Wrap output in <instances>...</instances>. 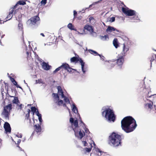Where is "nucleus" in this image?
<instances>
[{
	"label": "nucleus",
	"instance_id": "obj_13",
	"mask_svg": "<svg viewBox=\"0 0 156 156\" xmlns=\"http://www.w3.org/2000/svg\"><path fill=\"white\" fill-rule=\"evenodd\" d=\"M4 128L6 133H11V128L9 123L7 122H5L4 125Z\"/></svg>",
	"mask_w": 156,
	"mask_h": 156
},
{
	"label": "nucleus",
	"instance_id": "obj_32",
	"mask_svg": "<svg viewBox=\"0 0 156 156\" xmlns=\"http://www.w3.org/2000/svg\"><path fill=\"white\" fill-rule=\"evenodd\" d=\"M90 147L89 148H85V150L86 152H90L92 148V146L91 144L90 143Z\"/></svg>",
	"mask_w": 156,
	"mask_h": 156
},
{
	"label": "nucleus",
	"instance_id": "obj_10",
	"mask_svg": "<svg viewBox=\"0 0 156 156\" xmlns=\"http://www.w3.org/2000/svg\"><path fill=\"white\" fill-rule=\"evenodd\" d=\"M69 121L72 124L73 129V131L74 129H78V122L77 119L74 121L73 118L72 117L70 119Z\"/></svg>",
	"mask_w": 156,
	"mask_h": 156
},
{
	"label": "nucleus",
	"instance_id": "obj_33",
	"mask_svg": "<svg viewBox=\"0 0 156 156\" xmlns=\"http://www.w3.org/2000/svg\"><path fill=\"white\" fill-rule=\"evenodd\" d=\"M155 59H156V55L154 54H152L150 60L151 64V62L154 60Z\"/></svg>",
	"mask_w": 156,
	"mask_h": 156
},
{
	"label": "nucleus",
	"instance_id": "obj_53",
	"mask_svg": "<svg viewBox=\"0 0 156 156\" xmlns=\"http://www.w3.org/2000/svg\"><path fill=\"white\" fill-rule=\"evenodd\" d=\"M104 58L105 57L104 56L101 55V57H100L101 59H102L103 61H104Z\"/></svg>",
	"mask_w": 156,
	"mask_h": 156
},
{
	"label": "nucleus",
	"instance_id": "obj_58",
	"mask_svg": "<svg viewBox=\"0 0 156 156\" xmlns=\"http://www.w3.org/2000/svg\"><path fill=\"white\" fill-rule=\"evenodd\" d=\"M2 98H3V99H4V97H3L4 93H3V91H2Z\"/></svg>",
	"mask_w": 156,
	"mask_h": 156
},
{
	"label": "nucleus",
	"instance_id": "obj_23",
	"mask_svg": "<svg viewBox=\"0 0 156 156\" xmlns=\"http://www.w3.org/2000/svg\"><path fill=\"white\" fill-rule=\"evenodd\" d=\"M89 52L91 54L94 55H98L100 57H101V55L98 54L96 51L91 49L88 50Z\"/></svg>",
	"mask_w": 156,
	"mask_h": 156
},
{
	"label": "nucleus",
	"instance_id": "obj_43",
	"mask_svg": "<svg viewBox=\"0 0 156 156\" xmlns=\"http://www.w3.org/2000/svg\"><path fill=\"white\" fill-rule=\"evenodd\" d=\"M42 80L41 79H38L37 80H36V83L37 84V83H42Z\"/></svg>",
	"mask_w": 156,
	"mask_h": 156
},
{
	"label": "nucleus",
	"instance_id": "obj_37",
	"mask_svg": "<svg viewBox=\"0 0 156 156\" xmlns=\"http://www.w3.org/2000/svg\"><path fill=\"white\" fill-rule=\"evenodd\" d=\"M13 84L16 86V87L17 88H19L20 89H22V87H20L17 83V82L15 80L12 82Z\"/></svg>",
	"mask_w": 156,
	"mask_h": 156
},
{
	"label": "nucleus",
	"instance_id": "obj_34",
	"mask_svg": "<svg viewBox=\"0 0 156 156\" xmlns=\"http://www.w3.org/2000/svg\"><path fill=\"white\" fill-rule=\"evenodd\" d=\"M31 111L33 112V115H34V113H35L37 109L35 107H32L31 108Z\"/></svg>",
	"mask_w": 156,
	"mask_h": 156
},
{
	"label": "nucleus",
	"instance_id": "obj_22",
	"mask_svg": "<svg viewBox=\"0 0 156 156\" xmlns=\"http://www.w3.org/2000/svg\"><path fill=\"white\" fill-rule=\"evenodd\" d=\"M118 40H113V45L116 48H117L119 46V43L118 41Z\"/></svg>",
	"mask_w": 156,
	"mask_h": 156
},
{
	"label": "nucleus",
	"instance_id": "obj_45",
	"mask_svg": "<svg viewBox=\"0 0 156 156\" xmlns=\"http://www.w3.org/2000/svg\"><path fill=\"white\" fill-rule=\"evenodd\" d=\"M84 130H85V133H89V131L88 129L87 128L85 127L84 129Z\"/></svg>",
	"mask_w": 156,
	"mask_h": 156
},
{
	"label": "nucleus",
	"instance_id": "obj_11",
	"mask_svg": "<svg viewBox=\"0 0 156 156\" xmlns=\"http://www.w3.org/2000/svg\"><path fill=\"white\" fill-rule=\"evenodd\" d=\"M30 20L31 22L30 23L32 25H34L36 24L37 21L40 20V19L38 16H36L31 17Z\"/></svg>",
	"mask_w": 156,
	"mask_h": 156
},
{
	"label": "nucleus",
	"instance_id": "obj_48",
	"mask_svg": "<svg viewBox=\"0 0 156 156\" xmlns=\"http://www.w3.org/2000/svg\"><path fill=\"white\" fill-rule=\"evenodd\" d=\"M35 113H36L37 115V116L38 117L40 115H41V114L39 113L38 110H37V111H36Z\"/></svg>",
	"mask_w": 156,
	"mask_h": 156
},
{
	"label": "nucleus",
	"instance_id": "obj_12",
	"mask_svg": "<svg viewBox=\"0 0 156 156\" xmlns=\"http://www.w3.org/2000/svg\"><path fill=\"white\" fill-rule=\"evenodd\" d=\"M41 125H39V124H35L34 125V131L33 132L32 135H33L35 132H36L37 133H39L41 132Z\"/></svg>",
	"mask_w": 156,
	"mask_h": 156
},
{
	"label": "nucleus",
	"instance_id": "obj_62",
	"mask_svg": "<svg viewBox=\"0 0 156 156\" xmlns=\"http://www.w3.org/2000/svg\"><path fill=\"white\" fill-rule=\"evenodd\" d=\"M5 35L4 34L3 35H2V36H1V38H2L3 37V36Z\"/></svg>",
	"mask_w": 156,
	"mask_h": 156
},
{
	"label": "nucleus",
	"instance_id": "obj_6",
	"mask_svg": "<svg viewBox=\"0 0 156 156\" xmlns=\"http://www.w3.org/2000/svg\"><path fill=\"white\" fill-rule=\"evenodd\" d=\"M12 107L11 104H9L6 106L4 107L2 114L4 115L6 119L9 118V112L12 108Z\"/></svg>",
	"mask_w": 156,
	"mask_h": 156
},
{
	"label": "nucleus",
	"instance_id": "obj_52",
	"mask_svg": "<svg viewBox=\"0 0 156 156\" xmlns=\"http://www.w3.org/2000/svg\"><path fill=\"white\" fill-rule=\"evenodd\" d=\"M60 95H61L62 98H65V97H66L64 95V93H63L62 94H60Z\"/></svg>",
	"mask_w": 156,
	"mask_h": 156
},
{
	"label": "nucleus",
	"instance_id": "obj_54",
	"mask_svg": "<svg viewBox=\"0 0 156 156\" xmlns=\"http://www.w3.org/2000/svg\"><path fill=\"white\" fill-rule=\"evenodd\" d=\"M21 142V140L20 139H19L17 141V144H19Z\"/></svg>",
	"mask_w": 156,
	"mask_h": 156
},
{
	"label": "nucleus",
	"instance_id": "obj_5",
	"mask_svg": "<svg viewBox=\"0 0 156 156\" xmlns=\"http://www.w3.org/2000/svg\"><path fill=\"white\" fill-rule=\"evenodd\" d=\"M79 61L81 65V68L82 71L83 73H85L86 72V70H84V66L85 63L83 62L82 59L79 57L78 55L77 57H73L70 59V61L71 62H77Z\"/></svg>",
	"mask_w": 156,
	"mask_h": 156
},
{
	"label": "nucleus",
	"instance_id": "obj_18",
	"mask_svg": "<svg viewBox=\"0 0 156 156\" xmlns=\"http://www.w3.org/2000/svg\"><path fill=\"white\" fill-rule=\"evenodd\" d=\"M113 61L114 60H112V61H111L110 62H108L107 63V67L108 69H111L114 67L115 65L114 64L111 63V62H113L112 61Z\"/></svg>",
	"mask_w": 156,
	"mask_h": 156
},
{
	"label": "nucleus",
	"instance_id": "obj_38",
	"mask_svg": "<svg viewBox=\"0 0 156 156\" xmlns=\"http://www.w3.org/2000/svg\"><path fill=\"white\" fill-rule=\"evenodd\" d=\"M64 101L67 104H69L70 103V101H69V99L67 97H65L64 99Z\"/></svg>",
	"mask_w": 156,
	"mask_h": 156
},
{
	"label": "nucleus",
	"instance_id": "obj_29",
	"mask_svg": "<svg viewBox=\"0 0 156 156\" xmlns=\"http://www.w3.org/2000/svg\"><path fill=\"white\" fill-rule=\"evenodd\" d=\"M27 111L28 113L27 114L25 115V121H28V119L30 118V109H28Z\"/></svg>",
	"mask_w": 156,
	"mask_h": 156
},
{
	"label": "nucleus",
	"instance_id": "obj_21",
	"mask_svg": "<svg viewBox=\"0 0 156 156\" xmlns=\"http://www.w3.org/2000/svg\"><path fill=\"white\" fill-rule=\"evenodd\" d=\"M151 90V89L150 87H148L147 88L145 87L143 90V93H144V95L146 96L147 94L150 92Z\"/></svg>",
	"mask_w": 156,
	"mask_h": 156
},
{
	"label": "nucleus",
	"instance_id": "obj_19",
	"mask_svg": "<svg viewBox=\"0 0 156 156\" xmlns=\"http://www.w3.org/2000/svg\"><path fill=\"white\" fill-rule=\"evenodd\" d=\"M11 97H13L14 98V100L12 101L13 103L17 104L18 105H19V104L20 103L19 101L18 100V98L16 97H14L12 96H10Z\"/></svg>",
	"mask_w": 156,
	"mask_h": 156
},
{
	"label": "nucleus",
	"instance_id": "obj_56",
	"mask_svg": "<svg viewBox=\"0 0 156 156\" xmlns=\"http://www.w3.org/2000/svg\"><path fill=\"white\" fill-rule=\"evenodd\" d=\"M63 104V106L64 107H67V106L66 104L65 103H63V104Z\"/></svg>",
	"mask_w": 156,
	"mask_h": 156
},
{
	"label": "nucleus",
	"instance_id": "obj_8",
	"mask_svg": "<svg viewBox=\"0 0 156 156\" xmlns=\"http://www.w3.org/2000/svg\"><path fill=\"white\" fill-rule=\"evenodd\" d=\"M74 131L76 137L80 140L85 135V132L83 130L82 131L80 129L79 131L78 129H74Z\"/></svg>",
	"mask_w": 156,
	"mask_h": 156
},
{
	"label": "nucleus",
	"instance_id": "obj_28",
	"mask_svg": "<svg viewBox=\"0 0 156 156\" xmlns=\"http://www.w3.org/2000/svg\"><path fill=\"white\" fill-rule=\"evenodd\" d=\"M72 111L75 113H77L78 109L74 104L72 105Z\"/></svg>",
	"mask_w": 156,
	"mask_h": 156
},
{
	"label": "nucleus",
	"instance_id": "obj_17",
	"mask_svg": "<svg viewBox=\"0 0 156 156\" xmlns=\"http://www.w3.org/2000/svg\"><path fill=\"white\" fill-rule=\"evenodd\" d=\"M26 2L25 1H22V0H20L16 4V5L14 6L13 8H15V9L16 8L17 6L19 5H24L25 4H26Z\"/></svg>",
	"mask_w": 156,
	"mask_h": 156
},
{
	"label": "nucleus",
	"instance_id": "obj_57",
	"mask_svg": "<svg viewBox=\"0 0 156 156\" xmlns=\"http://www.w3.org/2000/svg\"><path fill=\"white\" fill-rule=\"evenodd\" d=\"M22 107V104H20V105H19V108L20 109H21Z\"/></svg>",
	"mask_w": 156,
	"mask_h": 156
},
{
	"label": "nucleus",
	"instance_id": "obj_7",
	"mask_svg": "<svg viewBox=\"0 0 156 156\" xmlns=\"http://www.w3.org/2000/svg\"><path fill=\"white\" fill-rule=\"evenodd\" d=\"M122 10L123 13L128 16H133L136 13V11L134 10L129 9L128 8L126 9L124 7L122 8Z\"/></svg>",
	"mask_w": 156,
	"mask_h": 156
},
{
	"label": "nucleus",
	"instance_id": "obj_64",
	"mask_svg": "<svg viewBox=\"0 0 156 156\" xmlns=\"http://www.w3.org/2000/svg\"><path fill=\"white\" fill-rule=\"evenodd\" d=\"M31 104H28V105H27V106H31Z\"/></svg>",
	"mask_w": 156,
	"mask_h": 156
},
{
	"label": "nucleus",
	"instance_id": "obj_47",
	"mask_svg": "<svg viewBox=\"0 0 156 156\" xmlns=\"http://www.w3.org/2000/svg\"><path fill=\"white\" fill-rule=\"evenodd\" d=\"M110 19L111 20H110V21H111V22H114L115 20V17H113L112 18H111Z\"/></svg>",
	"mask_w": 156,
	"mask_h": 156
},
{
	"label": "nucleus",
	"instance_id": "obj_30",
	"mask_svg": "<svg viewBox=\"0 0 156 156\" xmlns=\"http://www.w3.org/2000/svg\"><path fill=\"white\" fill-rule=\"evenodd\" d=\"M57 88L58 90V92L59 94V95H60L61 94L63 93V91L62 90L60 86H58L57 87Z\"/></svg>",
	"mask_w": 156,
	"mask_h": 156
},
{
	"label": "nucleus",
	"instance_id": "obj_1",
	"mask_svg": "<svg viewBox=\"0 0 156 156\" xmlns=\"http://www.w3.org/2000/svg\"><path fill=\"white\" fill-rule=\"evenodd\" d=\"M121 124L122 129L127 133L133 131L137 126L135 120L131 116L124 117L121 120Z\"/></svg>",
	"mask_w": 156,
	"mask_h": 156
},
{
	"label": "nucleus",
	"instance_id": "obj_63",
	"mask_svg": "<svg viewBox=\"0 0 156 156\" xmlns=\"http://www.w3.org/2000/svg\"><path fill=\"white\" fill-rule=\"evenodd\" d=\"M81 121V122L82 123H83V124H84V123L81 120L80 121Z\"/></svg>",
	"mask_w": 156,
	"mask_h": 156
},
{
	"label": "nucleus",
	"instance_id": "obj_39",
	"mask_svg": "<svg viewBox=\"0 0 156 156\" xmlns=\"http://www.w3.org/2000/svg\"><path fill=\"white\" fill-rule=\"evenodd\" d=\"M58 102L57 104L58 105H61L63 104V101L62 100H58Z\"/></svg>",
	"mask_w": 156,
	"mask_h": 156
},
{
	"label": "nucleus",
	"instance_id": "obj_3",
	"mask_svg": "<svg viewBox=\"0 0 156 156\" xmlns=\"http://www.w3.org/2000/svg\"><path fill=\"white\" fill-rule=\"evenodd\" d=\"M103 116L110 121L114 122L115 120V116L113 111L109 108H106L101 113Z\"/></svg>",
	"mask_w": 156,
	"mask_h": 156
},
{
	"label": "nucleus",
	"instance_id": "obj_14",
	"mask_svg": "<svg viewBox=\"0 0 156 156\" xmlns=\"http://www.w3.org/2000/svg\"><path fill=\"white\" fill-rule=\"evenodd\" d=\"M15 8H11V11L9 12V15L7 16L5 21H4L3 22L4 23V22H6V21L10 20L12 18V14L14 11Z\"/></svg>",
	"mask_w": 156,
	"mask_h": 156
},
{
	"label": "nucleus",
	"instance_id": "obj_20",
	"mask_svg": "<svg viewBox=\"0 0 156 156\" xmlns=\"http://www.w3.org/2000/svg\"><path fill=\"white\" fill-rule=\"evenodd\" d=\"M149 101H150L151 103H147L145 104V106L146 108H148L151 109L153 108V102L151 101L150 100H149Z\"/></svg>",
	"mask_w": 156,
	"mask_h": 156
},
{
	"label": "nucleus",
	"instance_id": "obj_42",
	"mask_svg": "<svg viewBox=\"0 0 156 156\" xmlns=\"http://www.w3.org/2000/svg\"><path fill=\"white\" fill-rule=\"evenodd\" d=\"M38 119L39 120V121H40V125H41V122H42V117H41V115H40L38 117Z\"/></svg>",
	"mask_w": 156,
	"mask_h": 156
},
{
	"label": "nucleus",
	"instance_id": "obj_31",
	"mask_svg": "<svg viewBox=\"0 0 156 156\" xmlns=\"http://www.w3.org/2000/svg\"><path fill=\"white\" fill-rule=\"evenodd\" d=\"M52 95L55 100L59 99V97L57 94L53 93ZM54 101H55V100H54Z\"/></svg>",
	"mask_w": 156,
	"mask_h": 156
},
{
	"label": "nucleus",
	"instance_id": "obj_35",
	"mask_svg": "<svg viewBox=\"0 0 156 156\" xmlns=\"http://www.w3.org/2000/svg\"><path fill=\"white\" fill-rule=\"evenodd\" d=\"M67 27L69 28L70 29L72 30H74V27L72 25V24L71 23H69Z\"/></svg>",
	"mask_w": 156,
	"mask_h": 156
},
{
	"label": "nucleus",
	"instance_id": "obj_55",
	"mask_svg": "<svg viewBox=\"0 0 156 156\" xmlns=\"http://www.w3.org/2000/svg\"><path fill=\"white\" fill-rule=\"evenodd\" d=\"M2 145V140L0 139V147Z\"/></svg>",
	"mask_w": 156,
	"mask_h": 156
},
{
	"label": "nucleus",
	"instance_id": "obj_4",
	"mask_svg": "<svg viewBox=\"0 0 156 156\" xmlns=\"http://www.w3.org/2000/svg\"><path fill=\"white\" fill-rule=\"evenodd\" d=\"M64 70H66L69 73L72 72V70H75L74 69L70 67L69 65L66 63H63L60 66L56 68L53 72V73H55L58 71L63 72Z\"/></svg>",
	"mask_w": 156,
	"mask_h": 156
},
{
	"label": "nucleus",
	"instance_id": "obj_24",
	"mask_svg": "<svg viewBox=\"0 0 156 156\" xmlns=\"http://www.w3.org/2000/svg\"><path fill=\"white\" fill-rule=\"evenodd\" d=\"M115 30H116V29L114 27L109 26L106 29V31L108 32H111L113 31H115Z\"/></svg>",
	"mask_w": 156,
	"mask_h": 156
},
{
	"label": "nucleus",
	"instance_id": "obj_26",
	"mask_svg": "<svg viewBox=\"0 0 156 156\" xmlns=\"http://www.w3.org/2000/svg\"><path fill=\"white\" fill-rule=\"evenodd\" d=\"M123 45V51L124 54H125V53L126 52L129 50V48L128 46H126L125 43H124Z\"/></svg>",
	"mask_w": 156,
	"mask_h": 156
},
{
	"label": "nucleus",
	"instance_id": "obj_59",
	"mask_svg": "<svg viewBox=\"0 0 156 156\" xmlns=\"http://www.w3.org/2000/svg\"><path fill=\"white\" fill-rule=\"evenodd\" d=\"M41 34V36H42L43 37H44V34L43 33H41V34Z\"/></svg>",
	"mask_w": 156,
	"mask_h": 156
},
{
	"label": "nucleus",
	"instance_id": "obj_16",
	"mask_svg": "<svg viewBox=\"0 0 156 156\" xmlns=\"http://www.w3.org/2000/svg\"><path fill=\"white\" fill-rule=\"evenodd\" d=\"M84 28L85 30H87L90 33H95V32H94L93 29L91 26H90L88 25H87L85 26L84 27Z\"/></svg>",
	"mask_w": 156,
	"mask_h": 156
},
{
	"label": "nucleus",
	"instance_id": "obj_15",
	"mask_svg": "<svg viewBox=\"0 0 156 156\" xmlns=\"http://www.w3.org/2000/svg\"><path fill=\"white\" fill-rule=\"evenodd\" d=\"M41 65L42 68L46 70H49L51 68V66H49L48 63H46L44 62H42Z\"/></svg>",
	"mask_w": 156,
	"mask_h": 156
},
{
	"label": "nucleus",
	"instance_id": "obj_41",
	"mask_svg": "<svg viewBox=\"0 0 156 156\" xmlns=\"http://www.w3.org/2000/svg\"><path fill=\"white\" fill-rule=\"evenodd\" d=\"M25 121L26 122L27 124H29L30 125H31V121L30 118H29L28 121Z\"/></svg>",
	"mask_w": 156,
	"mask_h": 156
},
{
	"label": "nucleus",
	"instance_id": "obj_46",
	"mask_svg": "<svg viewBox=\"0 0 156 156\" xmlns=\"http://www.w3.org/2000/svg\"><path fill=\"white\" fill-rule=\"evenodd\" d=\"M16 136L19 138H21L22 137V134L21 133H18Z\"/></svg>",
	"mask_w": 156,
	"mask_h": 156
},
{
	"label": "nucleus",
	"instance_id": "obj_49",
	"mask_svg": "<svg viewBox=\"0 0 156 156\" xmlns=\"http://www.w3.org/2000/svg\"><path fill=\"white\" fill-rule=\"evenodd\" d=\"M97 2H95L94 3H92V4H91V5H90L89 6V8H90L93 5H94L95 4H97Z\"/></svg>",
	"mask_w": 156,
	"mask_h": 156
},
{
	"label": "nucleus",
	"instance_id": "obj_2",
	"mask_svg": "<svg viewBox=\"0 0 156 156\" xmlns=\"http://www.w3.org/2000/svg\"><path fill=\"white\" fill-rule=\"evenodd\" d=\"M121 136L115 132H113L109 136L108 143L111 146L117 147L121 145Z\"/></svg>",
	"mask_w": 156,
	"mask_h": 156
},
{
	"label": "nucleus",
	"instance_id": "obj_36",
	"mask_svg": "<svg viewBox=\"0 0 156 156\" xmlns=\"http://www.w3.org/2000/svg\"><path fill=\"white\" fill-rule=\"evenodd\" d=\"M151 90L150 91V92H149L148 94V93L145 96H147V98H150L152 96H156V94H151Z\"/></svg>",
	"mask_w": 156,
	"mask_h": 156
},
{
	"label": "nucleus",
	"instance_id": "obj_27",
	"mask_svg": "<svg viewBox=\"0 0 156 156\" xmlns=\"http://www.w3.org/2000/svg\"><path fill=\"white\" fill-rule=\"evenodd\" d=\"M133 16H134L133 17H132L131 19L133 20V22H135V20H140L139 18V17L138 15L136 14V13Z\"/></svg>",
	"mask_w": 156,
	"mask_h": 156
},
{
	"label": "nucleus",
	"instance_id": "obj_61",
	"mask_svg": "<svg viewBox=\"0 0 156 156\" xmlns=\"http://www.w3.org/2000/svg\"><path fill=\"white\" fill-rule=\"evenodd\" d=\"M81 18H82V16H81L80 17H79L78 19H81Z\"/></svg>",
	"mask_w": 156,
	"mask_h": 156
},
{
	"label": "nucleus",
	"instance_id": "obj_40",
	"mask_svg": "<svg viewBox=\"0 0 156 156\" xmlns=\"http://www.w3.org/2000/svg\"><path fill=\"white\" fill-rule=\"evenodd\" d=\"M47 3V0H42L41 3L42 5H44Z\"/></svg>",
	"mask_w": 156,
	"mask_h": 156
},
{
	"label": "nucleus",
	"instance_id": "obj_25",
	"mask_svg": "<svg viewBox=\"0 0 156 156\" xmlns=\"http://www.w3.org/2000/svg\"><path fill=\"white\" fill-rule=\"evenodd\" d=\"M18 27L19 29L22 31V34H23V24L21 22H19L18 25Z\"/></svg>",
	"mask_w": 156,
	"mask_h": 156
},
{
	"label": "nucleus",
	"instance_id": "obj_60",
	"mask_svg": "<svg viewBox=\"0 0 156 156\" xmlns=\"http://www.w3.org/2000/svg\"><path fill=\"white\" fill-rule=\"evenodd\" d=\"M98 152H99L101 153V151L100 150V149H98Z\"/></svg>",
	"mask_w": 156,
	"mask_h": 156
},
{
	"label": "nucleus",
	"instance_id": "obj_50",
	"mask_svg": "<svg viewBox=\"0 0 156 156\" xmlns=\"http://www.w3.org/2000/svg\"><path fill=\"white\" fill-rule=\"evenodd\" d=\"M74 12V17H76V15L77 14V12L76 11H74L73 12Z\"/></svg>",
	"mask_w": 156,
	"mask_h": 156
},
{
	"label": "nucleus",
	"instance_id": "obj_44",
	"mask_svg": "<svg viewBox=\"0 0 156 156\" xmlns=\"http://www.w3.org/2000/svg\"><path fill=\"white\" fill-rule=\"evenodd\" d=\"M82 142L83 144V145L84 146H87V143L86 141H82Z\"/></svg>",
	"mask_w": 156,
	"mask_h": 156
},
{
	"label": "nucleus",
	"instance_id": "obj_9",
	"mask_svg": "<svg viewBox=\"0 0 156 156\" xmlns=\"http://www.w3.org/2000/svg\"><path fill=\"white\" fill-rule=\"evenodd\" d=\"M116 61V64L119 66L120 68L121 69L122 65L124 62V57L123 56H120L118 57V58L114 60L113 62Z\"/></svg>",
	"mask_w": 156,
	"mask_h": 156
},
{
	"label": "nucleus",
	"instance_id": "obj_51",
	"mask_svg": "<svg viewBox=\"0 0 156 156\" xmlns=\"http://www.w3.org/2000/svg\"><path fill=\"white\" fill-rule=\"evenodd\" d=\"M10 80H11L12 81V82H13V81H14L15 80V79H14V78L12 77H10Z\"/></svg>",
	"mask_w": 156,
	"mask_h": 156
}]
</instances>
